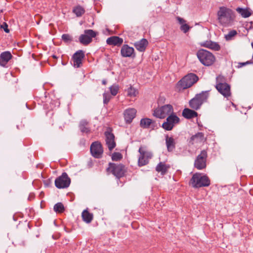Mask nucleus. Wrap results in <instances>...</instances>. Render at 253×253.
I'll use <instances>...</instances> for the list:
<instances>
[{
  "instance_id": "27",
  "label": "nucleus",
  "mask_w": 253,
  "mask_h": 253,
  "mask_svg": "<svg viewBox=\"0 0 253 253\" xmlns=\"http://www.w3.org/2000/svg\"><path fill=\"white\" fill-rule=\"evenodd\" d=\"M166 143L168 150L169 152L173 151L175 148V142L173 137L167 135L166 136Z\"/></svg>"
},
{
  "instance_id": "13",
  "label": "nucleus",
  "mask_w": 253,
  "mask_h": 253,
  "mask_svg": "<svg viewBox=\"0 0 253 253\" xmlns=\"http://www.w3.org/2000/svg\"><path fill=\"white\" fill-rule=\"evenodd\" d=\"M207 158V152L206 150H203L197 157L194 166L198 169H202L206 167V160Z\"/></svg>"
},
{
  "instance_id": "17",
  "label": "nucleus",
  "mask_w": 253,
  "mask_h": 253,
  "mask_svg": "<svg viewBox=\"0 0 253 253\" xmlns=\"http://www.w3.org/2000/svg\"><path fill=\"white\" fill-rule=\"evenodd\" d=\"M136 110L134 108H128L126 109L124 113V118L127 123H130L135 118Z\"/></svg>"
},
{
  "instance_id": "31",
  "label": "nucleus",
  "mask_w": 253,
  "mask_h": 253,
  "mask_svg": "<svg viewBox=\"0 0 253 253\" xmlns=\"http://www.w3.org/2000/svg\"><path fill=\"white\" fill-rule=\"evenodd\" d=\"M138 93V91L131 86L128 88L127 90V95L130 97L136 96Z\"/></svg>"
},
{
  "instance_id": "39",
  "label": "nucleus",
  "mask_w": 253,
  "mask_h": 253,
  "mask_svg": "<svg viewBox=\"0 0 253 253\" xmlns=\"http://www.w3.org/2000/svg\"><path fill=\"white\" fill-rule=\"evenodd\" d=\"M180 29L184 33H186L190 29V27L186 24H182L180 27Z\"/></svg>"
},
{
  "instance_id": "8",
  "label": "nucleus",
  "mask_w": 253,
  "mask_h": 253,
  "mask_svg": "<svg viewBox=\"0 0 253 253\" xmlns=\"http://www.w3.org/2000/svg\"><path fill=\"white\" fill-rule=\"evenodd\" d=\"M108 172H111L117 177H121L124 176L125 169V167L122 164H109V167L107 169Z\"/></svg>"
},
{
  "instance_id": "21",
  "label": "nucleus",
  "mask_w": 253,
  "mask_h": 253,
  "mask_svg": "<svg viewBox=\"0 0 253 253\" xmlns=\"http://www.w3.org/2000/svg\"><path fill=\"white\" fill-rule=\"evenodd\" d=\"M148 45V41L145 39H142L140 41L134 43L135 47L139 51H144Z\"/></svg>"
},
{
  "instance_id": "9",
  "label": "nucleus",
  "mask_w": 253,
  "mask_h": 253,
  "mask_svg": "<svg viewBox=\"0 0 253 253\" xmlns=\"http://www.w3.org/2000/svg\"><path fill=\"white\" fill-rule=\"evenodd\" d=\"M140 156L138 160V165L142 167L147 165L149 160L152 157V154L149 151H146L143 147H140L138 150Z\"/></svg>"
},
{
  "instance_id": "33",
  "label": "nucleus",
  "mask_w": 253,
  "mask_h": 253,
  "mask_svg": "<svg viewBox=\"0 0 253 253\" xmlns=\"http://www.w3.org/2000/svg\"><path fill=\"white\" fill-rule=\"evenodd\" d=\"M237 32L235 30L230 31L227 35H225L224 38L226 41L232 40L233 38L236 36Z\"/></svg>"
},
{
  "instance_id": "38",
  "label": "nucleus",
  "mask_w": 253,
  "mask_h": 253,
  "mask_svg": "<svg viewBox=\"0 0 253 253\" xmlns=\"http://www.w3.org/2000/svg\"><path fill=\"white\" fill-rule=\"evenodd\" d=\"M62 39L66 42H71L72 40L71 37L68 34H63L62 36Z\"/></svg>"
},
{
  "instance_id": "37",
  "label": "nucleus",
  "mask_w": 253,
  "mask_h": 253,
  "mask_svg": "<svg viewBox=\"0 0 253 253\" xmlns=\"http://www.w3.org/2000/svg\"><path fill=\"white\" fill-rule=\"evenodd\" d=\"M111 98V97L109 93H104L103 94V102H104V104H107L109 102Z\"/></svg>"
},
{
  "instance_id": "18",
  "label": "nucleus",
  "mask_w": 253,
  "mask_h": 253,
  "mask_svg": "<svg viewBox=\"0 0 253 253\" xmlns=\"http://www.w3.org/2000/svg\"><path fill=\"white\" fill-rule=\"evenodd\" d=\"M205 140L206 138L204 137V133L202 132H198L190 138V142L192 144H195L203 142Z\"/></svg>"
},
{
  "instance_id": "41",
  "label": "nucleus",
  "mask_w": 253,
  "mask_h": 253,
  "mask_svg": "<svg viewBox=\"0 0 253 253\" xmlns=\"http://www.w3.org/2000/svg\"><path fill=\"white\" fill-rule=\"evenodd\" d=\"M177 20H178V21L179 22V23L182 25V24H185V20H184L183 19H182V18H180L179 17H177Z\"/></svg>"
},
{
  "instance_id": "23",
  "label": "nucleus",
  "mask_w": 253,
  "mask_h": 253,
  "mask_svg": "<svg viewBox=\"0 0 253 253\" xmlns=\"http://www.w3.org/2000/svg\"><path fill=\"white\" fill-rule=\"evenodd\" d=\"M83 220L86 223H90L93 218V214L89 212L88 209L84 210L82 213Z\"/></svg>"
},
{
  "instance_id": "44",
  "label": "nucleus",
  "mask_w": 253,
  "mask_h": 253,
  "mask_svg": "<svg viewBox=\"0 0 253 253\" xmlns=\"http://www.w3.org/2000/svg\"><path fill=\"white\" fill-rule=\"evenodd\" d=\"M252 47L253 48V42L252 43Z\"/></svg>"
},
{
  "instance_id": "22",
  "label": "nucleus",
  "mask_w": 253,
  "mask_h": 253,
  "mask_svg": "<svg viewBox=\"0 0 253 253\" xmlns=\"http://www.w3.org/2000/svg\"><path fill=\"white\" fill-rule=\"evenodd\" d=\"M106 42L110 45H120L123 42V40L119 37L113 36L108 38Z\"/></svg>"
},
{
  "instance_id": "19",
  "label": "nucleus",
  "mask_w": 253,
  "mask_h": 253,
  "mask_svg": "<svg viewBox=\"0 0 253 253\" xmlns=\"http://www.w3.org/2000/svg\"><path fill=\"white\" fill-rule=\"evenodd\" d=\"M121 53L123 57H131L134 54V49L127 44H124L122 47Z\"/></svg>"
},
{
  "instance_id": "43",
  "label": "nucleus",
  "mask_w": 253,
  "mask_h": 253,
  "mask_svg": "<svg viewBox=\"0 0 253 253\" xmlns=\"http://www.w3.org/2000/svg\"><path fill=\"white\" fill-rule=\"evenodd\" d=\"M106 83H107V82H106V80H103V81H102V84H103L105 85V84H106Z\"/></svg>"
},
{
  "instance_id": "16",
  "label": "nucleus",
  "mask_w": 253,
  "mask_h": 253,
  "mask_svg": "<svg viewBox=\"0 0 253 253\" xmlns=\"http://www.w3.org/2000/svg\"><path fill=\"white\" fill-rule=\"evenodd\" d=\"M84 57V53L83 50H79L75 52L72 57L74 66L77 68L80 67Z\"/></svg>"
},
{
  "instance_id": "24",
  "label": "nucleus",
  "mask_w": 253,
  "mask_h": 253,
  "mask_svg": "<svg viewBox=\"0 0 253 253\" xmlns=\"http://www.w3.org/2000/svg\"><path fill=\"white\" fill-rule=\"evenodd\" d=\"M201 45L204 47L214 50L215 51H218L220 48L218 44L211 41L205 42L201 43Z\"/></svg>"
},
{
  "instance_id": "5",
  "label": "nucleus",
  "mask_w": 253,
  "mask_h": 253,
  "mask_svg": "<svg viewBox=\"0 0 253 253\" xmlns=\"http://www.w3.org/2000/svg\"><path fill=\"white\" fill-rule=\"evenodd\" d=\"M224 78L222 76H218L216 78V88L224 97L230 96V86L228 84L224 83Z\"/></svg>"
},
{
  "instance_id": "14",
  "label": "nucleus",
  "mask_w": 253,
  "mask_h": 253,
  "mask_svg": "<svg viewBox=\"0 0 253 253\" xmlns=\"http://www.w3.org/2000/svg\"><path fill=\"white\" fill-rule=\"evenodd\" d=\"M105 135L106 143L109 150L111 151L116 146V143L115 142V136L112 133V129L110 128H108L105 132Z\"/></svg>"
},
{
  "instance_id": "20",
  "label": "nucleus",
  "mask_w": 253,
  "mask_h": 253,
  "mask_svg": "<svg viewBox=\"0 0 253 253\" xmlns=\"http://www.w3.org/2000/svg\"><path fill=\"white\" fill-rule=\"evenodd\" d=\"M11 58L12 55L10 52L5 51L1 53L0 55V65L5 66Z\"/></svg>"
},
{
  "instance_id": "30",
  "label": "nucleus",
  "mask_w": 253,
  "mask_h": 253,
  "mask_svg": "<svg viewBox=\"0 0 253 253\" xmlns=\"http://www.w3.org/2000/svg\"><path fill=\"white\" fill-rule=\"evenodd\" d=\"M152 123L151 119L144 118L141 120L140 125L143 128H148Z\"/></svg>"
},
{
  "instance_id": "35",
  "label": "nucleus",
  "mask_w": 253,
  "mask_h": 253,
  "mask_svg": "<svg viewBox=\"0 0 253 253\" xmlns=\"http://www.w3.org/2000/svg\"><path fill=\"white\" fill-rule=\"evenodd\" d=\"M119 86L117 85H113L110 87V90L112 95L115 96L118 92Z\"/></svg>"
},
{
  "instance_id": "36",
  "label": "nucleus",
  "mask_w": 253,
  "mask_h": 253,
  "mask_svg": "<svg viewBox=\"0 0 253 253\" xmlns=\"http://www.w3.org/2000/svg\"><path fill=\"white\" fill-rule=\"evenodd\" d=\"M122 158V155L119 152H115L113 154L112 159L113 161H119Z\"/></svg>"
},
{
  "instance_id": "40",
  "label": "nucleus",
  "mask_w": 253,
  "mask_h": 253,
  "mask_svg": "<svg viewBox=\"0 0 253 253\" xmlns=\"http://www.w3.org/2000/svg\"><path fill=\"white\" fill-rule=\"evenodd\" d=\"M0 27L3 29L6 33H8L9 32V30L8 29V25L6 23H3V24L0 26Z\"/></svg>"
},
{
  "instance_id": "32",
  "label": "nucleus",
  "mask_w": 253,
  "mask_h": 253,
  "mask_svg": "<svg viewBox=\"0 0 253 253\" xmlns=\"http://www.w3.org/2000/svg\"><path fill=\"white\" fill-rule=\"evenodd\" d=\"M73 12L77 15V16H81L84 13V10L83 7L81 6L76 7L73 10Z\"/></svg>"
},
{
  "instance_id": "26",
  "label": "nucleus",
  "mask_w": 253,
  "mask_h": 253,
  "mask_svg": "<svg viewBox=\"0 0 253 253\" xmlns=\"http://www.w3.org/2000/svg\"><path fill=\"white\" fill-rule=\"evenodd\" d=\"M170 166L169 165H166L164 163L160 162L159 163L156 168V170L158 172H161L162 175L165 174Z\"/></svg>"
},
{
  "instance_id": "42",
  "label": "nucleus",
  "mask_w": 253,
  "mask_h": 253,
  "mask_svg": "<svg viewBox=\"0 0 253 253\" xmlns=\"http://www.w3.org/2000/svg\"><path fill=\"white\" fill-rule=\"evenodd\" d=\"M251 63H252V62H251V61H247L246 62H244V63H241V64L243 66H244V65H246L247 64H251Z\"/></svg>"
},
{
  "instance_id": "6",
  "label": "nucleus",
  "mask_w": 253,
  "mask_h": 253,
  "mask_svg": "<svg viewBox=\"0 0 253 253\" xmlns=\"http://www.w3.org/2000/svg\"><path fill=\"white\" fill-rule=\"evenodd\" d=\"M209 97V91H203L191 99L189 102L190 107L193 109L198 110L202 104L206 102Z\"/></svg>"
},
{
  "instance_id": "25",
  "label": "nucleus",
  "mask_w": 253,
  "mask_h": 253,
  "mask_svg": "<svg viewBox=\"0 0 253 253\" xmlns=\"http://www.w3.org/2000/svg\"><path fill=\"white\" fill-rule=\"evenodd\" d=\"M182 116L186 119H190L196 117L198 113L194 110L185 108L182 111Z\"/></svg>"
},
{
  "instance_id": "34",
  "label": "nucleus",
  "mask_w": 253,
  "mask_h": 253,
  "mask_svg": "<svg viewBox=\"0 0 253 253\" xmlns=\"http://www.w3.org/2000/svg\"><path fill=\"white\" fill-rule=\"evenodd\" d=\"M54 210L56 212L61 213L64 211V207L61 203H58L54 206Z\"/></svg>"
},
{
  "instance_id": "11",
  "label": "nucleus",
  "mask_w": 253,
  "mask_h": 253,
  "mask_svg": "<svg viewBox=\"0 0 253 253\" xmlns=\"http://www.w3.org/2000/svg\"><path fill=\"white\" fill-rule=\"evenodd\" d=\"M71 179L66 172H63L62 175L58 177L55 180V185L57 188H66L69 186Z\"/></svg>"
},
{
  "instance_id": "12",
  "label": "nucleus",
  "mask_w": 253,
  "mask_h": 253,
  "mask_svg": "<svg viewBox=\"0 0 253 253\" xmlns=\"http://www.w3.org/2000/svg\"><path fill=\"white\" fill-rule=\"evenodd\" d=\"M179 118L174 114H172L168 117L166 122L162 125L164 129L167 130H171L175 124L179 122Z\"/></svg>"
},
{
  "instance_id": "3",
  "label": "nucleus",
  "mask_w": 253,
  "mask_h": 253,
  "mask_svg": "<svg viewBox=\"0 0 253 253\" xmlns=\"http://www.w3.org/2000/svg\"><path fill=\"white\" fill-rule=\"evenodd\" d=\"M197 55L200 61L206 66L212 65L215 61L214 56L210 51L205 49L199 50L197 53Z\"/></svg>"
},
{
  "instance_id": "15",
  "label": "nucleus",
  "mask_w": 253,
  "mask_h": 253,
  "mask_svg": "<svg viewBox=\"0 0 253 253\" xmlns=\"http://www.w3.org/2000/svg\"><path fill=\"white\" fill-rule=\"evenodd\" d=\"M90 149V152L94 157L96 158L101 157L103 150L100 143L97 141L92 143Z\"/></svg>"
},
{
  "instance_id": "29",
  "label": "nucleus",
  "mask_w": 253,
  "mask_h": 253,
  "mask_svg": "<svg viewBox=\"0 0 253 253\" xmlns=\"http://www.w3.org/2000/svg\"><path fill=\"white\" fill-rule=\"evenodd\" d=\"M236 11L244 18H247L252 14L251 12L247 8L238 7Z\"/></svg>"
},
{
  "instance_id": "28",
  "label": "nucleus",
  "mask_w": 253,
  "mask_h": 253,
  "mask_svg": "<svg viewBox=\"0 0 253 253\" xmlns=\"http://www.w3.org/2000/svg\"><path fill=\"white\" fill-rule=\"evenodd\" d=\"M79 127L81 131L83 133H88L90 131L88 126V122L85 120H82L80 122Z\"/></svg>"
},
{
  "instance_id": "2",
  "label": "nucleus",
  "mask_w": 253,
  "mask_h": 253,
  "mask_svg": "<svg viewBox=\"0 0 253 253\" xmlns=\"http://www.w3.org/2000/svg\"><path fill=\"white\" fill-rule=\"evenodd\" d=\"M190 184L196 188L206 187L210 185V180L207 175L196 173L193 175L190 181Z\"/></svg>"
},
{
  "instance_id": "10",
  "label": "nucleus",
  "mask_w": 253,
  "mask_h": 253,
  "mask_svg": "<svg viewBox=\"0 0 253 253\" xmlns=\"http://www.w3.org/2000/svg\"><path fill=\"white\" fill-rule=\"evenodd\" d=\"M97 33L92 30H85L84 34L80 36L79 41L84 45H87L92 42V38L95 37Z\"/></svg>"
},
{
  "instance_id": "7",
  "label": "nucleus",
  "mask_w": 253,
  "mask_h": 253,
  "mask_svg": "<svg viewBox=\"0 0 253 253\" xmlns=\"http://www.w3.org/2000/svg\"><path fill=\"white\" fill-rule=\"evenodd\" d=\"M173 113V107L170 104H167L155 109L153 114L156 118L164 119Z\"/></svg>"
},
{
  "instance_id": "4",
  "label": "nucleus",
  "mask_w": 253,
  "mask_h": 253,
  "mask_svg": "<svg viewBox=\"0 0 253 253\" xmlns=\"http://www.w3.org/2000/svg\"><path fill=\"white\" fill-rule=\"evenodd\" d=\"M198 79V77L195 74H188L178 82L177 87L179 90L187 88L196 83Z\"/></svg>"
},
{
  "instance_id": "1",
  "label": "nucleus",
  "mask_w": 253,
  "mask_h": 253,
  "mask_svg": "<svg viewBox=\"0 0 253 253\" xmlns=\"http://www.w3.org/2000/svg\"><path fill=\"white\" fill-rule=\"evenodd\" d=\"M217 17L219 22L221 25L227 26L233 22L235 16L231 9L222 6L219 7L217 12Z\"/></svg>"
}]
</instances>
